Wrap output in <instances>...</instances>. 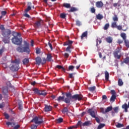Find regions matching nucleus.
I'll return each mask as SVG.
<instances>
[{
    "label": "nucleus",
    "mask_w": 129,
    "mask_h": 129,
    "mask_svg": "<svg viewBox=\"0 0 129 129\" xmlns=\"http://www.w3.org/2000/svg\"><path fill=\"white\" fill-rule=\"evenodd\" d=\"M118 85L119 86H122L123 85V82L121 79H119L118 80Z\"/></svg>",
    "instance_id": "nucleus-30"
},
{
    "label": "nucleus",
    "mask_w": 129,
    "mask_h": 129,
    "mask_svg": "<svg viewBox=\"0 0 129 129\" xmlns=\"http://www.w3.org/2000/svg\"><path fill=\"white\" fill-rule=\"evenodd\" d=\"M116 28V29L119 30V31L122 30V26H121V25L117 26V27Z\"/></svg>",
    "instance_id": "nucleus-59"
},
{
    "label": "nucleus",
    "mask_w": 129,
    "mask_h": 129,
    "mask_svg": "<svg viewBox=\"0 0 129 129\" xmlns=\"http://www.w3.org/2000/svg\"><path fill=\"white\" fill-rule=\"evenodd\" d=\"M70 9H71L68 11L69 13H73V12H77V11H78V9L75 7H71Z\"/></svg>",
    "instance_id": "nucleus-24"
},
{
    "label": "nucleus",
    "mask_w": 129,
    "mask_h": 129,
    "mask_svg": "<svg viewBox=\"0 0 129 129\" xmlns=\"http://www.w3.org/2000/svg\"><path fill=\"white\" fill-rule=\"evenodd\" d=\"M28 6L27 7V9L25 10V13H28L29 11H31L32 8L31 7V3L28 4Z\"/></svg>",
    "instance_id": "nucleus-27"
},
{
    "label": "nucleus",
    "mask_w": 129,
    "mask_h": 129,
    "mask_svg": "<svg viewBox=\"0 0 129 129\" xmlns=\"http://www.w3.org/2000/svg\"><path fill=\"white\" fill-rule=\"evenodd\" d=\"M47 60L46 59V58H45V57H43V58H42V59H41V64H42V65H44V64H45V63H46V61Z\"/></svg>",
    "instance_id": "nucleus-55"
},
{
    "label": "nucleus",
    "mask_w": 129,
    "mask_h": 129,
    "mask_svg": "<svg viewBox=\"0 0 129 129\" xmlns=\"http://www.w3.org/2000/svg\"><path fill=\"white\" fill-rule=\"evenodd\" d=\"M90 12L92 14H94L95 13V8L94 7H92L90 9Z\"/></svg>",
    "instance_id": "nucleus-54"
},
{
    "label": "nucleus",
    "mask_w": 129,
    "mask_h": 129,
    "mask_svg": "<svg viewBox=\"0 0 129 129\" xmlns=\"http://www.w3.org/2000/svg\"><path fill=\"white\" fill-rule=\"evenodd\" d=\"M113 109L115 113H117V112H118V107H114Z\"/></svg>",
    "instance_id": "nucleus-53"
},
{
    "label": "nucleus",
    "mask_w": 129,
    "mask_h": 129,
    "mask_svg": "<svg viewBox=\"0 0 129 129\" xmlns=\"http://www.w3.org/2000/svg\"><path fill=\"white\" fill-rule=\"evenodd\" d=\"M33 91H34V93H36V94H38L40 93V90H39L37 88L33 89Z\"/></svg>",
    "instance_id": "nucleus-40"
},
{
    "label": "nucleus",
    "mask_w": 129,
    "mask_h": 129,
    "mask_svg": "<svg viewBox=\"0 0 129 129\" xmlns=\"http://www.w3.org/2000/svg\"><path fill=\"white\" fill-rule=\"evenodd\" d=\"M104 126H105V124L101 123L98 126L97 129H101L102 127H104Z\"/></svg>",
    "instance_id": "nucleus-38"
},
{
    "label": "nucleus",
    "mask_w": 129,
    "mask_h": 129,
    "mask_svg": "<svg viewBox=\"0 0 129 129\" xmlns=\"http://www.w3.org/2000/svg\"><path fill=\"white\" fill-rule=\"evenodd\" d=\"M113 21H114V22H117V21H118L117 15H114V17H113Z\"/></svg>",
    "instance_id": "nucleus-41"
},
{
    "label": "nucleus",
    "mask_w": 129,
    "mask_h": 129,
    "mask_svg": "<svg viewBox=\"0 0 129 129\" xmlns=\"http://www.w3.org/2000/svg\"><path fill=\"white\" fill-rule=\"evenodd\" d=\"M97 20H102L103 19V16L100 14H98L96 15Z\"/></svg>",
    "instance_id": "nucleus-29"
},
{
    "label": "nucleus",
    "mask_w": 129,
    "mask_h": 129,
    "mask_svg": "<svg viewBox=\"0 0 129 129\" xmlns=\"http://www.w3.org/2000/svg\"><path fill=\"white\" fill-rule=\"evenodd\" d=\"M3 107H5V104L2 103L0 104V108H3Z\"/></svg>",
    "instance_id": "nucleus-64"
},
{
    "label": "nucleus",
    "mask_w": 129,
    "mask_h": 129,
    "mask_svg": "<svg viewBox=\"0 0 129 129\" xmlns=\"http://www.w3.org/2000/svg\"><path fill=\"white\" fill-rule=\"evenodd\" d=\"M31 122H34L35 124H41V123H43V118L35 116L31 120Z\"/></svg>",
    "instance_id": "nucleus-5"
},
{
    "label": "nucleus",
    "mask_w": 129,
    "mask_h": 129,
    "mask_svg": "<svg viewBox=\"0 0 129 129\" xmlns=\"http://www.w3.org/2000/svg\"><path fill=\"white\" fill-rule=\"evenodd\" d=\"M120 36L121 38H122L123 40H124V41L126 40V35L125 33H121Z\"/></svg>",
    "instance_id": "nucleus-33"
},
{
    "label": "nucleus",
    "mask_w": 129,
    "mask_h": 129,
    "mask_svg": "<svg viewBox=\"0 0 129 129\" xmlns=\"http://www.w3.org/2000/svg\"><path fill=\"white\" fill-rule=\"evenodd\" d=\"M38 95H42L43 96H46V95H47V92H46V91L40 90L39 94H38Z\"/></svg>",
    "instance_id": "nucleus-18"
},
{
    "label": "nucleus",
    "mask_w": 129,
    "mask_h": 129,
    "mask_svg": "<svg viewBox=\"0 0 129 129\" xmlns=\"http://www.w3.org/2000/svg\"><path fill=\"white\" fill-rule=\"evenodd\" d=\"M121 47H117L113 52L114 57L116 59H120L121 57Z\"/></svg>",
    "instance_id": "nucleus-4"
},
{
    "label": "nucleus",
    "mask_w": 129,
    "mask_h": 129,
    "mask_svg": "<svg viewBox=\"0 0 129 129\" xmlns=\"http://www.w3.org/2000/svg\"><path fill=\"white\" fill-rule=\"evenodd\" d=\"M60 17L61 19H65V18H66V14L64 13H61L60 15Z\"/></svg>",
    "instance_id": "nucleus-52"
},
{
    "label": "nucleus",
    "mask_w": 129,
    "mask_h": 129,
    "mask_svg": "<svg viewBox=\"0 0 129 129\" xmlns=\"http://www.w3.org/2000/svg\"><path fill=\"white\" fill-rule=\"evenodd\" d=\"M36 53L37 54H40L41 53V50L39 48H36Z\"/></svg>",
    "instance_id": "nucleus-57"
},
{
    "label": "nucleus",
    "mask_w": 129,
    "mask_h": 129,
    "mask_svg": "<svg viewBox=\"0 0 129 129\" xmlns=\"http://www.w3.org/2000/svg\"><path fill=\"white\" fill-rule=\"evenodd\" d=\"M117 25H116V22H114L111 24V28H116Z\"/></svg>",
    "instance_id": "nucleus-42"
},
{
    "label": "nucleus",
    "mask_w": 129,
    "mask_h": 129,
    "mask_svg": "<svg viewBox=\"0 0 129 129\" xmlns=\"http://www.w3.org/2000/svg\"><path fill=\"white\" fill-rule=\"evenodd\" d=\"M56 68H57L58 69H62L63 71H65V69L61 66L57 65L56 66Z\"/></svg>",
    "instance_id": "nucleus-47"
},
{
    "label": "nucleus",
    "mask_w": 129,
    "mask_h": 129,
    "mask_svg": "<svg viewBox=\"0 0 129 129\" xmlns=\"http://www.w3.org/2000/svg\"><path fill=\"white\" fill-rule=\"evenodd\" d=\"M9 91H8V88L7 87H3V93L4 95H8Z\"/></svg>",
    "instance_id": "nucleus-15"
},
{
    "label": "nucleus",
    "mask_w": 129,
    "mask_h": 129,
    "mask_svg": "<svg viewBox=\"0 0 129 129\" xmlns=\"http://www.w3.org/2000/svg\"><path fill=\"white\" fill-rule=\"evenodd\" d=\"M116 127L118 128H119L120 127H123V124H120L119 123H118L116 125Z\"/></svg>",
    "instance_id": "nucleus-46"
},
{
    "label": "nucleus",
    "mask_w": 129,
    "mask_h": 129,
    "mask_svg": "<svg viewBox=\"0 0 129 129\" xmlns=\"http://www.w3.org/2000/svg\"><path fill=\"white\" fill-rule=\"evenodd\" d=\"M75 68V67L73 66H70L69 67V70H70L71 71H73V70Z\"/></svg>",
    "instance_id": "nucleus-56"
},
{
    "label": "nucleus",
    "mask_w": 129,
    "mask_h": 129,
    "mask_svg": "<svg viewBox=\"0 0 129 129\" xmlns=\"http://www.w3.org/2000/svg\"><path fill=\"white\" fill-rule=\"evenodd\" d=\"M123 63H125L127 65L129 64V57L127 56L125 58L123 59Z\"/></svg>",
    "instance_id": "nucleus-25"
},
{
    "label": "nucleus",
    "mask_w": 129,
    "mask_h": 129,
    "mask_svg": "<svg viewBox=\"0 0 129 129\" xmlns=\"http://www.w3.org/2000/svg\"><path fill=\"white\" fill-rule=\"evenodd\" d=\"M1 14L2 16H6V15H7V11H2Z\"/></svg>",
    "instance_id": "nucleus-62"
},
{
    "label": "nucleus",
    "mask_w": 129,
    "mask_h": 129,
    "mask_svg": "<svg viewBox=\"0 0 129 129\" xmlns=\"http://www.w3.org/2000/svg\"><path fill=\"white\" fill-rule=\"evenodd\" d=\"M76 25L78 26V27H80V26H81V22L79 20L76 21Z\"/></svg>",
    "instance_id": "nucleus-44"
},
{
    "label": "nucleus",
    "mask_w": 129,
    "mask_h": 129,
    "mask_svg": "<svg viewBox=\"0 0 129 129\" xmlns=\"http://www.w3.org/2000/svg\"><path fill=\"white\" fill-rule=\"evenodd\" d=\"M69 112V110H68V108L67 107H64L63 109H62L61 110V112L63 114H65V113H68Z\"/></svg>",
    "instance_id": "nucleus-20"
},
{
    "label": "nucleus",
    "mask_w": 129,
    "mask_h": 129,
    "mask_svg": "<svg viewBox=\"0 0 129 129\" xmlns=\"http://www.w3.org/2000/svg\"><path fill=\"white\" fill-rule=\"evenodd\" d=\"M29 63V59L28 58H24L23 60V65H27Z\"/></svg>",
    "instance_id": "nucleus-32"
},
{
    "label": "nucleus",
    "mask_w": 129,
    "mask_h": 129,
    "mask_svg": "<svg viewBox=\"0 0 129 129\" xmlns=\"http://www.w3.org/2000/svg\"><path fill=\"white\" fill-rule=\"evenodd\" d=\"M115 98H116V96H115V95H112L110 98V101H111L112 102H114Z\"/></svg>",
    "instance_id": "nucleus-34"
},
{
    "label": "nucleus",
    "mask_w": 129,
    "mask_h": 129,
    "mask_svg": "<svg viewBox=\"0 0 129 129\" xmlns=\"http://www.w3.org/2000/svg\"><path fill=\"white\" fill-rule=\"evenodd\" d=\"M4 116H5V118H6V119H9V118H10V115H9V114L7 113H4Z\"/></svg>",
    "instance_id": "nucleus-58"
},
{
    "label": "nucleus",
    "mask_w": 129,
    "mask_h": 129,
    "mask_svg": "<svg viewBox=\"0 0 129 129\" xmlns=\"http://www.w3.org/2000/svg\"><path fill=\"white\" fill-rule=\"evenodd\" d=\"M24 44L25 46H19L16 50L18 52H19V53H26L29 55L31 52V49H30V44L26 41H24Z\"/></svg>",
    "instance_id": "nucleus-3"
},
{
    "label": "nucleus",
    "mask_w": 129,
    "mask_h": 129,
    "mask_svg": "<svg viewBox=\"0 0 129 129\" xmlns=\"http://www.w3.org/2000/svg\"><path fill=\"white\" fill-rule=\"evenodd\" d=\"M56 121H57V123H61V122H63V118H59L56 120Z\"/></svg>",
    "instance_id": "nucleus-51"
},
{
    "label": "nucleus",
    "mask_w": 129,
    "mask_h": 129,
    "mask_svg": "<svg viewBox=\"0 0 129 129\" xmlns=\"http://www.w3.org/2000/svg\"><path fill=\"white\" fill-rule=\"evenodd\" d=\"M37 125L35 124H32L31 125V129H37Z\"/></svg>",
    "instance_id": "nucleus-60"
},
{
    "label": "nucleus",
    "mask_w": 129,
    "mask_h": 129,
    "mask_svg": "<svg viewBox=\"0 0 129 129\" xmlns=\"http://www.w3.org/2000/svg\"><path fill=\"white\" fill-rule=\"evenodd\" d=\"M108 28H109V23H106L104 27H103V29L105 30V31H106V30H107L108 29Z\"/></svg>",
    "instance_id": "nucleus-37"
},
{
    "label": "nucleus",
    "mask_w": 129,
    "mask_h": 129,
    "mask_svg": "<svg viewBox=\"0 0 129 129\" xmlns=\"http://www.w3.org/2000/svg\"><path fill=\"white\" fill-rule=\"evenodd\" d=\"M41 26V21H37L34 24L35 28H38Z\"/></svg>",
    "instance_id": "nucleus-16"
},
{
    "label": "nucleus",
    "mask_w": 129,
    "mask_h": 129,
    "mask_svg": "<svg viewBox=\"0 0 129 129\" xmlns=\"http://www.w3.org/2000/svg\"><path fill=\"white\" fill-rule=\"evenodd\" d=\"M96 7L98 9H100L103 7V3L101 1L97 2L96 3Z\"/></svg>",
    "instance_id": "nucleus-10"
},
{
    "label": "nucleus",
    "mask_w": 129,
    "mask_h": 129,
    "mask_svg": "<svg viewBox=\"0 0 129 129\" xmlns=\"http://www.w3.org/2000/svg\"><path fill=\"white\" fill-rule=\"evenodd\" d=\"M22 41L23 39L22 38H19L18 36H14V37L12 39V43L15 45H21Z\"/></svg>",
    "instance_id": "nucleus-6"
},
{
    "label": "nucleus",
    "mask_w": 129,
    "mask_h": 129,
    "mask_svg": "<svg viewBox=\"0 0 129 129\" xmlns=\"http://www.w3.org/2000/svg\"><path fill=\"white\" fill-rule=\"evenodd\" d=\"M1 34L3 36L2 39L3 42L5 44H9L10 43V40H11V34H12L11 30L7 29L6 30L2 31Z\"/></svg>",
    "instance_id": "nucleus-2"
},
{
    "label": "nucleus",
    "mask_w": 129,
    "mask_h": 129,
    "mask_svg": "<svg viewBox=\"0 0 129 129\" xmlns=\"http://www.w3.org/2000/svg\"><path fill=\"white\" fill-rule=\"evenodd\" d=\"M52 110V106L45 105L44 111L48 112V111H51Z\"/></svg>",
    "instance_id": "nucleus-12"
},
{
    "label": "nucleus",
    "mask_w": 129,
    "mask_h": 129,
    "mask_svg": "<svg viewBox=\"0 0 129 129\" xmlns=\"http://www.w3.org/2000/svg\"><path fill=\"white\" fill-rule=\"evenodd\" d=\"M10 70H11V71H13V72H16L17 71H18L19 69H20V65L13 63L10 67Z\"/></svg>",
    "instance_id": "nucleus-8"
},
{
    "label": "nucleus",
    "mask_w": 129,
    "mask_h": 129,
    "mask_svg": "<svg viewBox=\"0 0 129 129\" xmlns=\"http://www.w3.org/2000/svg\"><path fill=\"white\" fill-rule=\"evenodd\" d=\"M12 63H13V64H16L19 65L20 60L16 59L15 60L12 61Z\"/></svg>",
    "instance_id": "nucleus-36"
},
{
    "label": "nucleus",
    "mask_w": 129,
    "mask_h": 129,
    "mask_svg": "<svg viewBox=\"0 0 129 129\" xmlns=\"http://www.w3.org/2000/svg\"><path fill=\"white\" fill-rule=\"evenodd\" d=\"M78 125H80L81 127L82 126H89V125H91V121H87L85 122H82L81 121H79L77 123Z\"/></svg>",
    "instance_id": "nucleus-7"
},
{
    "label": "nucleus",
    "mask_w": 129,
    "mask_h": 129,
    "mask_svg": "<svg viewBox=\"0 0 129 129\" xmlns=\"http://www.w3.org/2000/svg\"><path fill=\"white\" fill-rule=\"evenodd\" d=\"M97 116V115H96L95 117H94V118H95V120L98 123H100V119Z\"/></svg>",
    "instance_id": "nucleus-45"
},
{
    "label": "nucleus",
    "mask_w": 129,
    "mask_h": 129,
    "mask_svg": "<svg viewBox=\"0 0 129 129\" xmlns=\"http://www.w3.org/2000/svg\"><path fill=\"white\" fill-rule=\"evenodd\" d=\"M65 97L64 96H59L57 99L58 102H61V101H64L65 102Z\"/></svg>",
    "instance_id": "nucleus-23"
},
{
    "label": "nucleus",
    "mask_w": 129,
    "mask_h": 129,
    "mask_svg": "<svg viewBox=\"0 0 129 129\" xmlns=\"http://www.w3.org/2000/svg\"><path fill=\"white\" fill-rule=\"evenodd\" d=\"M96 46L98 47V42L99 44H101V39L100 38H98L96 40Z\"/></svg>",
    "instance_id": "nucleus-35"
},
{
    "label": "nucleus",
    "mask_w": 129,
    "mask_h": 129,
    "mask_svg": "<svg viewBox=\"0 0 129 129\" xmlns=\"http://www.w3.org/2000/svg\"><path fill=\"white\" fill-rule=\"evenodd\" d=\"M76 74V73H71L69 74V78H71V79H72L74 78V76Z\"/></svg>",
    "instance_id": "nucleus-39"
},
{
    "label": "nucleus",
    "mask_w": 129,
    "mask_h": 129,
    "mask_svg": "<svg viewBox=\"0 0 129 129\" xmlns=\"http://www.w3.org/2000/svg\"><path fill=\"white\" fill-rule=\"evenodd\" d=\"M19 109H23V106H22V104L20 103L18 104Z\"/></svg>",
    "instance_id": "nucleus-63"
},
{
    "label": "nucleus",
    "mask_w": 129,
    "mask_h": 129,
    "mask_svg": "<svg viewBox=\"0 0 129 129\" xmlns=\"http://www.w3.org/2000/svg\"><path fill=\"white\" fill-rule=\"evenodd\" d=\"M62 6L66 9H70L71 8V5L69 3H63Z\"/></svg>",
    "instance_id": "nucleus-21"
},
{
    "label": "nucleus",
    "mask_w": 129,
    "mask_h": 129,
    "mask_svg": "<svg viewBox=\"0 0 129 129\" xmlns=\"http://www.w3.org/2000/svg\"><path fill=\"white\" fill-rule=\"evenodd\" d=\"M88 113L93 118L95 117L96 115H97V112H95L93 109H89L88 111Z\"/></svg>",
    "instance_id": "nucleus-9"
},
{
    "label": "nucleus",
    "mask_w": 129,
    "mask_h": 129,
    "mask_svg": "<svg viewBox=\"0 0 129 129\" xmlns=\"http://www.w3.org/2000/svg\"><path fill=\"white\" fill-rule=\"evenodd\" d=\"M66 98L64 99V102L66 103H70L71 101H76L77 100H82V98H83V96L81 94H75L72 95L71 92H66L65 93Z\"/></svg>",
    "instance_id": "nucleus-1"
},
{
    "label": "nucleus",
    "mask_w": 129,
    "mask_h": 129,
    "mask_svg": "<svg viewBox=\"0 0 129 129\" xmlns=\"http://www.w3.org/2000/svg\"><path fill=\"white\" fill-rule=\"evenodd\" d=\"M113 40V39L112 38V37H111L110 36H109V37L106 38V42L109 43V44L112 43Z\"/></svg>",
    "instance_id": "nucleus-14"
},
{
    "label": "nucleus",
    "mask_w": 129,
    "mask_h": 129,
    "mask_svg": "<svg viewBox=\"0 0 129 129\" xmlns=\"http://www.w3.org/2000/svg\"><path fill=\"white\" fill-rule=\"evenodd\" d=\"M127 30V26L125 25H123L122 26V31H123L124 32H125Z\"/></svg>",
    "instance_id": "nucleus-49"
},
{
    "label": "nucleus",
    "mask_w": 129,
    "mask_h": 129,
    "mask_svg": "<svg viewBox=\"0 0 129 129\" xmlns=\"http://www.w3.org/2000/svg\"><path fill=\"white\" fill-rule=\"evenodd\" d=\"M87 34H88L87 31H85L84 33H83L81 36V39L83 40L84 38H85V37H87Z\"/></svg>",
    "instance_id": "nucleus-28"
},
{
    "label": "nucleus",
    "mask_w": 129,
    "mask_h": 129,
    "mask_svg": "<svg viewBox=\"0 0 129 129\" xmlns=\"http://www.w3.org/2000/svg\"><path fill=\"white\" fill-rule=\"evenodd\" d=\"M68 43L69 44V46H70L73 44V41L72 40H68Z\"/></svg>",
    "instance_id": "nucleus-61"
},
{
    "label": "nucleus",
    "mask_w": 129,
    "mask_h": 129,
    "mask_svg": "<svg viewBox=\"0 0 129 129\" xmlns=\"http://www.w3.org/2000/svg\"><path fill=\"white\" fill-rule=\"evenodd\" d=\"M124 43L126 48H129V41L128 40H124Z\"/></svg>",
    "instance_id": "nucleus-48"
},
{
    "label": "nucleus",
    "mask_w": 129,
    "mask_h": 129,
    "mask_svg": "<svg viewBox=\"0 0 129 129\" xmlns=\"http://www.w3.org/2000/svg\"><path fill=\"white\" fill-rule=\"evenodd\" d=\"M96 87H95V86H93V87H89L88 88L89 91H94V90H95Z\"/></svg>",
    "instance_id": "nucleus-43"
},
{
    "label": "nucleus",
    "mask_w": 129,
    "mask_h": 129,
    "mask_svg": "<svg viewBox=\"0 0 129 129\" xmlns=\"http://www.w3.org/2000/svg\"><path fill=\"white\" fill-rule=\"evenodd\" d=\"M52 60V55L49 53L47 54L46 61H48V62H51Z\"/></svg>",
    "instance_id": "nucleus-22"
},
{
    "label": "nucleus",
    "mask_w": 129,
    "mask_h": 129,
    "mask_svg": "<svg viewBox=\"0 0 129 129\" xmlns=\"http://www.w3.org/2000/svg\"><path fill=\"white\" fill-rule=\"evenodd\" d=\"M6 124L8 125V126H10V125H11L12 127H14L15 125H16L15 122H6Z\"/></svg>",
    "instance_id": "nucleus-26"
},
{
    "label": "nucleus",
    "mask_w": 129,
    "mask_h": 129,
    "mask_svg": "<svg viewBox=\"0 0 129 129\" xmlns=\"http://www.w3.org/2000/svg\"><path fill=\"white\" fill-rule=\"evenodd\" d=\"M122 108L123 109H124L125 112H127V108H128L127 104H126V103H125L124 104H123L122 105Z\"/></svg>",
    "instance_id": "nucleus-19"
},
{
    "label": "nucleus",
    "mask_w": 129,
    "mask_h": 129,
    "mask_svg": "<svg viewBox=\"0 0 129 129\" xmlns=\"http://www.w3.org/2000/svg\"><path fill=\"white\" fill-rule=\"evenodd\" d=\"M0 29L1 30V33L7 30L5 29V26L4 25L0 26Z\"/></svg>",
    "instance_id": "nucleus-50"
},
{
    "label": "nucleus",
    "mask_w": 129,
    "mask_h": 129,
    "mask_svg": "<svg viewBox=\"0 0 129 129\" xmlns=\"http://www.w3.org/2000/svg\"><path fill=\"white\" fill-rule=\"evenodd\" d=\"M105 78L106 81H108L109 79V73L107 72V71H106L105 72Z\"/></svg>",
    "instance_id": "nucleus-17"
},
{
    "label": "nucleus",
    "mask_w": 129,
    "mask_h": 129,
    "mask_svg": "<svg viewBox=\"0 0 129 129\" xmlns=\"http://www.w3.org/2000/svg\"><path fill=\"white\" fill-rule=\"evenodd\" d=\"M111 110H112V106H109L106 108L105 112H109V111H111Z\"/></svg>",
    "instance_id": "nucleus-31"
},
{
    "label": "nucleus",
    "mask_w": 129,
    "mask_h": 129,
    "mask_svg": "<svg viewBox=\"0 0 129 129\" xmlns=\"http://www.w3.org/2000/svg\"><path fill=\"white\" fill-rule=\"evenodd\" d=\"M71 49H74V47L73 46V45H69L67 47L66 51V52H68V53H71L72 52Z\"/></svg>",
    "instance_id": "nucleus-13"
},
{
    "label": "nucleus",
    "mask_w": 129,
    "mask_h": 129,
    "mask_svg": "<svg viewBox=\"0 0 129 129\" xmlns=\"http://www.w3.org/2000/svg\"><path fill=\"white\" fill-rule=\"evenodd\" d=\"M35 61H36V64H37V65H40L42 63V59L40 56H37L35 58Z\"/></svg>",
    "instance_id": "nucleus-11"
}]
</instances>
